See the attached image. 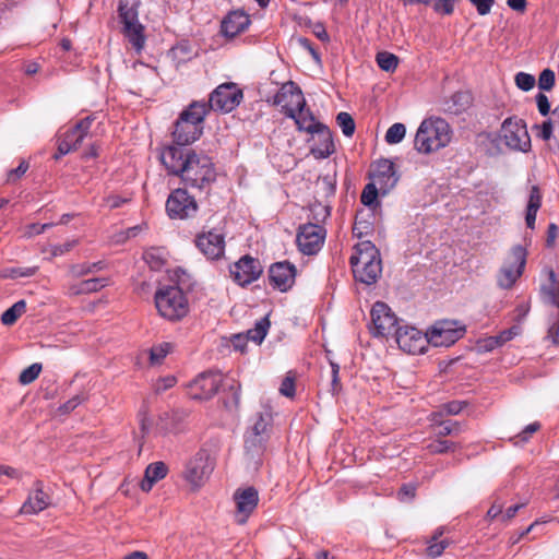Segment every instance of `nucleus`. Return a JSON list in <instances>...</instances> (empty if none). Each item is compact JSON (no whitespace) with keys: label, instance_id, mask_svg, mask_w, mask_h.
<instances>
[{"label":"nucleus","instance_id":"f257e3e1","mask_svg":"<svg viewBox=\"0 0 559 559\" xmlns=\"http://www.w3.org/2000/svg\"><path fill=\"white\" fill-rule=\"evenodd\" d=\"M159 159L167 173L179 177L187 188L207 193L216 181L215 165L203 151L168 145L162 150Z\"/></svg>","mask_w":559,"mask_h":559},{"label":"nucleus","instance_id":"f03ea898","mask_svg":"<svg viewBox=\"0 0 559 559\" xmlns=\"http://www.w3.org/2000/svg\"><path fill=\"white\" fill-rule=\"evenodd\" d=\"M206 117L205 105L203 102H192L182 110L175 122L173 139L174 146L187 147L203 133V123Z\"/></svg>","mask_w":559,"mask_h":559},{"label":"nucleus","instance_id":"7ed1b4c3","mask_svg":"<svg viewBox=\"0 0 559 559\" xmlns=\"http://www.w3.org/2000/svg\"><path fill=\"white\" fill-rule=\"evenodd\" d=\"M349 263L355 280L366 285L374 284L382 273L380 252L371 241L357 243Z\"/></svg>","mask_w":559,"mask_h":559},{"label":"nucleus","instance_id":"20e7f679","mask_svg":"<svg viewBox=\"0 0 559 559\" xmlns=\"http://www.w3.org/2000/svg\"><path fill=\"white\" fill-rule=\"evenodd\" d=\"M452 136L450 124L442 118L421 121L414 140V147L421 154H430L445 147Z\"/></svg>","mask_w":559,"mask_h":559},{"label":"nucleus","instance_id":"39448f33","mask_svg":"<svg viewBox=\"0 0 559 559\" xmlns=\"http://www.w3.org/2000/svg\"><path fill=\"white\" fill-rule=\"evenodd\" d=\"M154 300L159 316L168 321H180L189 312L187 296L178 286H166L158 289Z\"/></svg>","mask_w":559,"mask_h":559},{"label":"nucleus","instance_id":"423d86ee","mask_svg":"<svg viewBox=\"0 0 559 559\" xmlns=\"http://www.w3.org/2000/svg\"><path fill=\"white\" fill-rule=\"evenodd\" d=\"M243 93L235 83H223L218 85L211 94L205 105L206 115L210 110L230 112L242 100Z\"/></svg>","mask_w":559,"mask_h":559},{"label":"nucleus","instance_id":"0eeeda50","mask_svg":"<svg viewBox=\"0 0 559 559\" xmlns=\"http://www.w3.org/2000/svg\"><path fill=\"white\" fill-rule=\"evenodd\" d=\"M501 139L511 150L527 152L531 148V136L525 120L516 116L504 119L501 124Z\"/></svg>","mask_w":559,"mask_h":559},{"label":"nucleus","instance_id":"6e6552de","mask_svg":"<svg viewBox=\"0 0 559 559\" xmlns=\"http://www.w3.org/2000/svg\"><path fill=\"white\" fill-rule=\"evenodd\" d=\"M199 205L186 188H177L166 200V212L171 219H188L195 216Z\"/></svg>","mask_w":559,"mask_h":559},{"label":"nucleus","instance_id":"1a4fd4ad","mask_svg":"<svg viewBox=\"0 0 559 559\" xmlns=\"http://www.w3.org/2000/svg\"><path fill=\"white\" fill-rule=\"evenodd\" d=\"M526 249L520 245L514 246L511 249L510 255L504 263V265L500 269L498 274V285L501 288L508 289L511 288L518 278L522 275L523 270L526 264Z\"/></svg>","mask_w":559,"mask_h":559},{"label":"nucleus","instance_id":"9d476101","mask_svg":"<svg viewBox=\"0 0 559 559\" xmlns=\"http://www.w3.org/2000/svg\"><path fill=\"white\" fill-rule=\"evenodd\" d=\"M94 118L87 116L78 121L71 129L60 135L58 139V153L55 155V158L58 159L60 156L78 150L83 143L84 139L90 136V130Z\"/></svg>","mask_w":559,"mask_h":559},{"label":"nucleus","instance_id":"9b49d317","mask_svg":"<svg viewBox=\"0 0 559 559\" xmlns=\"http://www.w3.org/2000/svg\"><path fill=\"white\" fill-rule=\"evenodd\" d=\"M427 334L430 345L448 347L464 336L465 326H459L454 320H440L427 330Z\"/></svg>","mask_w":559,"mask_h":559},{"label":"nucleus","instance_id":"f8f14e48","mask_svg":"<svg viewBox=\"0 0 559 559\" xmlns=\"http://www.w3.org/2000/svg\"><path fill=\"white\" fill-rule=\"evenodd\" d=\"M326 230L322 225L307 223L300 225L296 236L298 249L307 255L318 253L325 240Z\"/></svg>","mask_w":559,"mask_h":559},{"label":"nucleus","instance_id":"ddd939ff","mask_svg":"<svg viewBox=\"0 0 559 559\" xmlns=\"http://www.w3.org/2000/svg\"><path fill=\"white\" fill-rule=\"evenodd\" d=\"M370 333L376 337H384L397 330V318L391 308L382 301H377L370 311Z\"/></svg>","mask_w":559,"mask_h":559},{"label":"nucleus","instance_id":"4468645a","mask_svg":"<svg viewBox=\"0 0 559 559\" xmlns=\"http://www.w3.org/2000/svg\"><path fill=\"white\" fill-rule=\"evenodd\" d=\"M223 374L218 370H206L200 373L189 385V393L193 400H210L219 390Z\"/></svg>","mask_w":559,"mask_h":559},{"label":"nucleus","instance_id":"2eb2a0df","mask_svg":"<svg viewBox=\"0 0 559 559\" xmlns=\"http://www.w3.org/2000/svg\"><path fill=\"white\" fill-rule=\"evenodd\" d=\"M395 341L403 352L411 355L424 354L430 345L427 332L424 334L414 326L397 328Z\"/></svg>","mask_w":559,"mask_h":559},{"label":"nucleus","instance_id":"dca6fc26","mask_svg":"<svg viewBox=\"0 0 559 559\" xmlns=\"http://www.w3.org/2000/svg\"><path fill=\"white\" fill-rule=\"evenodd\" d=\"M273 104L282 107V112L288 118L295 117V109L306 106L300 87L293 81L284 83L273 97Z\"/></svg>","mask_w":559,"mask_h":559},{"label":"nucleus","instance_id":"f3484780","mask_svg":"<svg viewBox=\"0 0 559 559\" xmlns=\"http://www.w3.org/2000/svg\"><path fill=\"white\" fill-rule=\"evenodd\" d=\"M263 272L259 259L249 254L241 257L229 267L231 278L239 286H247L257 281Z\"/></svg>","mask_w":559,"mask_h":559},{"label":"nucleus","instance_id":"a211bd4d","mask_svg":"<svg viewBox=\"0 0 559 559\" xmlns=\"http://www.w3.org/2000/svg\"><path fill=\"white\" fill-rule=\"evenodd\" d=\"M213 466L206 452H198L186 464L183 478L193 487L199 488L212 473Z\"/></svg>","mask_w":559,"mask_h":559},{"label":"nucleus","instance_id":"6ab92c4d","mask_svg":"<svg viewBox=\"0 0 559 559\" xmlns=\"http://www.w3.org/2000/svg\"><path fill=\"white\" fill-rule=\"evenodd\" d=\"M194 243L209 260H218L225 253V235L215 229L199 233Z\"/></svg>","mask_w":559,"mask_h":559},{"label":"nucleus","instance_id":"aec40b11","mask_svg":"<svg viewBox=\"0 0 559 559\" xmlns=\"http://www.w3.org/2000/svg\"><path fill=\"white\" fill-rule=\"evenodd\" d=\"M370 177L379 186L382 195L388 194L400 179L394 163L386 158H381L372 165Z\"/></svg>","mask_w":559,"mask_h":559},{"label":"nucleus","instance_id":"412c9836","mask_svg":"<svg viewBox=\"0 0 559 559\" xmlns=\"http://www.w3.org/2000/svg\"><path fill=\"white\" fill-rule=\"evenodd\" d=\"M269 413H259L253 426L245 435V448L248 452L259 453L263 450L267 439V427L271 424Z\"/></svg>","mask_w":559,"mask_h":559},{"label":"nucleus","instance_id":"4be33fe9","mask_svg":"<svg viewBox=\"0 0 559 559\" xmlns=\"http://www.w3.org/2000/svg\"><path fill=\"white\" fill-rule=\"evenodd\" d=\"M296 272V266L288 261L275 262L269 269L270 284L281 292H287L295 283Z\"/></svg>","mask_w":559,"mask_h":559},{"label":"nucleus","instance_id":"5701e85b","mask_svg":"<svg viewBox=\"0 0 559 559\" xmlns=\"http://www.w3.org/2000/svg\"><path fill=\"white\" fill-rule=\"evenodd\" d=\"M237 508V522L245 524L249 515L255 510L259 502V492L254 487L237 489L234 493Z\"/></svg>","mask_w":559,"mask_h":559},{"label":"nucleus","instance_id":"b1692460","mask_svg":"<svg viewBox=\"0 0 559 559\" xmlns=\"http://www.w3.org/2000/svg\"><path fill=\"white\" fill-rule=\"evenodd\" d=\"M44 483L39 479L33 484V489L28 493L26 501L22 504L20 513L37 514L46 510L51 504L50 496L44 490Z\"/></svg>","mask_w":559,"mask_h":559},{"label":"nucleus","instance_id":"393cba45","mask_svg":"<svg viewBox=\"0 0 559 559\" xmlns=\"http://www.w3.org/2000/svg\"><path fill=\"white\" fill-rule=\"evenodd\" d=\"M250 25L249 15L241 11L235 10L229 12L222 21L221 28L222 33L226 37H235L246 31Z\"/></svg>","mask_w":559,"mask_h":559},{"label":"nucleus","instance_id":"a878e982","mask_svg":"<svg viewBox=\"0 0 559 559\" xmlns=\"http://www.w3.org/2000/svg\"><path fill=\"white\" fill-rule=\"evenodd\" d=\"M297 124L298 130L308 133L325 131V124L316 121L313 114L306 106H299L295 109V117L292 118Z\"/></svg>","mask_w":559,"mask_h":559},{"label":"nucleus","instance_id":"bb28decb","mask_svg":"<svg viewBox=\"0 0 559 559\" xmlns=\"http://www.w3.org/2000/svg\"><path fill=\"white\" fill-rule=\"evenodd\" d=\"M168 467L162 461L148 464L145 468L144 478L140 484L141 489L148 492L153 488L154 484L166 477Z\"/></svg>","mask_w":559,"mask_h":559},{"label":"nucleus","instance_id":"cd10ccee","mask_svg":"<svg viewBox=\"0 0 559 559\" xmlns=\"http://www.w3.org/2000/svg\"><path fill=\"white\" fill-rule=\"evenodd\" d=\"M107 285V278L94 277L81 281L78 284L70 286L69 292L71 295H83L98 292Z\"/></svg>","mask_w":559,"mask_h":559},{"label":"nucleus","instance_id":"c85d7f7f","mask_svg":"<svg viewBox=\"0 0 559 559\" xmlns=\"http://www.w3.org/2000/svg\"><path fill=\"white\" fill-rule=\"evenodd\" d=\"M321 138V144L311 148V154L316 158H326L335 151L334 142L330 129L325 126V131L317 132Z\"/></svg>","mask_w":559,"mask_h":559},{"label":"nucleus","instance_id":"c756f323","mask_svg":"<svg viewBox=\"0 0 559 559\" xmlns=\"http://www.w3.org/2000/svg\"><path fill=\"white\" fill-rule=\"evenodd\" d=\"M143 31L144 28L139 21L123 25V33L136 51H140L145 43Z\"/></svg>","mask_w":559,"mask_h":559},{"label":"nucleus","instance_id":"7c9ffc66","mask_svg":"<svg viewBox=\"0 0 559 559\" xmlns=\"http://www.w3.org/2000/svg\"><path fill=\"white\" fill-rule=\"evenodd\" d=\"M167 253L164 248L152 247L143 252V260L153 271H159L166 264Z\"/></svg>","mask_w":559,"mask_h":559},{"label":"nucleus","instance_id":"2f4dec72","mask_svg":"<svg viewBox=\"0 0 559 559\" xmlns=\"http://www.w3.org/2000/svg\"><path fill=\"white\" fill-rule=\"evenodd\" d=\"M138 3L136 0H120L118 5V14L123 25L138 22Z\"/></svg>","mask_w":559,"mask_h":559},{"label":"nucleus","instance_id":"473e14b6","mask_svg":"<svg viewBox=\"0 0 559 559\" xmlns=\"http://www.w3.org/2000/svg\"><path fill=\"white\" fill-rule=\"evenodd\" d=\"M270 328V320L267 317L262 318L259 320L254 328L248 330L246 338L247 341L250 340L254 342L255 344H261L263 340L265 338L267 331Z\"/></svg>","mask_w":559,"mask_h":559},{"label":"nucleus","instance_id":"72a5a7b5","mask_svg":"<svg viewBox=\"0 0 559 559\" xmlns=\"http://www.w3.org/2000/svg\"><path fill=\"white\" fill-rule=\"evenodd\" d=\"M26 311L25 300H19L1 314V322L4 325H13Z\"/></svg>","mask_w":559,"mask_h":559},{"label":"nucleus","instance_id":"f704fd0d","mask_svg":"<svg viewBox=\"0 0 559 559\" xmlns=\"http://www.w3.org/2000/svg\"><path fill=\"white\" fill-rule=\"evenodd\" d=\"M549 282L548 286L543 288L545 297L552 306H559V281L556 278V273L552 270L548 272Z\"/></svg>","mask_w":559,"mask_h":559},{"label":"nucleus","instance_id":"c9c22d12","mask_svg":"<svg viewBox=\"0 0 559 559\" xmlns=\"http://www.w3.org/2000/svg\"><path fill=\"white\" fill-rule=\"evenodd\" d=\"M462 431H464L463 424L449 419L439 423V429L436 430V436L438 438H443L447 436H459Z\"/></svg>","mask_w":559,"mask_h":559},{"label":"nucleus","instance_id":"e433bc0d","mask_svg":"<svg viewBox=\"0 0 559 559\" xmlns=\"http://www.w3.org/2000/svg\"><path fill=\"white\" fill-rule=\"evenodd\" d=\"M378 67L385 72H393L399 66V57L388 51H380L376 56Z\"/></svg>","mask_w":559,"mask_h":559},{"label":"nucleus","instance_id":"4c0bfd02","mask_svg":"<svg viewBox=\"0 0 559 559\" xmlns=\"http://www.w3.org/2000/svg\"><path fill=\"white\" fill-rule=\"evenodd\" d=\"M457 448V443L449 440L436 439L429 442L426 447L429 453L431 454H444L448 452H453Z\"/></svg>","mask_w":559,"mask_h":559},{"label":"nucleus","instance_id":"58836bf2","mask_svg":"<svg viewBox=\"0 0 559 559\" xmlns=\"http://www.w3.org/2000/svg\"><path fill=\"white\" fill-rule=\"evenodd\" d=\"M406 134V128L403 123L396 122L393 123L385 133V142L388 144H397L402 142Z\"/></svg>","mask_w":559,"mask_h":559},{"label":"nucleus","instance_id":"ea45409f","mask_svg":"<svg viewBox=\"0 0 559 559\" xmlns=\"http://www.w3.org/2000/svg\"><path fill=\"white\" fill-rule=\"evenodd\" d=\"M336 122L342 129V132L345 136H352L355 132V121L353 117L345 111L337 114Z\"/></svg>","mask_w":559,"mask_h":559},{"label":"nucleus","instance_id":"a19ab883","mask_svg":"<svg viewBox=\"0 0 559 559\" xmlns=\"http://www.w3.org/2000/svg\"><path fill=\"white\" fill-rule=\"evenodd\" d=\"M171 349L170 343H163L157 346H153L150 350V361L152 365H158L168 355Z\"/></svg>","mask_w":559,"mask_h":559},{"label":"nucleus","instance_id":"79ce46f5","mask_svg":"<svg viewBox=\"0 0 559 559\" xmlns=\"http://www.w3.org/2000/svg\"><path fill=\"white\" fill-rule=\"evenodd\" d=\"M41 371V365L35 362L29 367L25 368L19 376V381L22 384H29L37 379Z\"/></svg>","mask_w":559,"mask_h":559},{"label":"nucleus","instance_id":"37998d69","mask_svg":"<svg viewBox=\"0 0 559 559\" xmlns=\"http://www.w3.org/2000/svg\"><path fill=\"white\" fill-rule=\"evenodd\" d=\"M105 267V263L102 261L93 262V263H82L72 267V272L76 276H84L90 273H94L96 271L103 270Z\"/></svg>","mask_w":559,"mask_h":559},{"label":"nucleus","instance_id":"c03bdc74","mask_svg":"<svg viewBox=\"0 0 559 559\" xmlns=\"http://www.w3.org/2000/svg\"><path fill=\"white\" fill-rule=\"evenodd\" d=\"M379 193H380L379 186L376 182L372 181V182L366 185V187L361 193V197H360L361 203L367 206L372 205Z\"/></svg>","mask_w":559,"mask_h":559},{"label":"nucleus","instance_id":"a18cd8bd","mask_svg":"<svg viewBox=\"0 0 559 559\" xmlns=\"http://www.w3.org/2000/svg\"><path fill=\"white\" fill-rule=\"evenodd\" d=\"M38 267H10L4 271L3 277L19 278V277H31L36 274Z\"/></svg>","mask_w":559,"mask_h":559},{"label":"nucleus","instance_id":"49530a36","mask_svg":"<svg viewBox=\"0 0 559 559\" xmlns=\"http://www.w3.org/2000/svg\"><path fill=\"white\" fill-rule=\"evenodd\" d=\"M450 545V542L448 539H441V540H428V546L426 549L427 556L430 558H437L443 554L445 548Z\"/></svg>","mask_w":559,"mask_h":559},{"label":"nucleus","instance_id":"de8ad7c7","mask_svg":"<svg viewBox=\"0 0 559 559\" xmlns=\"http://www.w3.org/2000/svg\"><path fill=\"white\" fill-rule=\"evenodd\" d=\"M540 429V424L538 421L531 423L527 425L521 432L513 437L514 444H519L520 442H527L533 433L537 432Z\"/></svg>","mask_w":559,"mask_h":559},{"label":"nucleus","instance_id":"09e8293b","mask_svg":"<svg viewBox=\"0 0 559 559\" xmlns=\"http://www.w3.org/2000/svg\"><path fill=\"white\" fill-rule=\"evenodd\" d=\"M451 99L453 105L456 107L454 112L459 114L469 106L471 95L466 92H456L452 95Z\"/></svg>","mask_w":559,"mask_h":559},{"label":"nucleus","instance_id":"8fccbe9b","mask_svg":"<svg viewBox=\"0 0 559 559\" xmlns=\"http://www.w3.org/2000/svg\"><path fill=\"white\" fill-rule=\"evenodd\" d=\"M514 80L516 86L525 92L532 90L536 82L535 76L526 72H519Z\"/></svg>","mask_w":559,"mask_h":559},{"label":"nucleus","instance_id":"3c124183","mask_svg":"<svg viewBox=\"0 0 559 559\" xmlns=\"http://www.w3.org/2000/svg\"><path fill=\"white\" fill-rule=\"evenodd\" d=\"M295 392V376L288 372L281 383L280 393L286 397H294Z\"/></svg>","mask_w":559,"mask_h":559},{"label":"nucleus","instance_id":"603ef678","mask_svg":"<svg viewBox=\"0 0 559 559\" xmlns=\"http://www.w3.org/2000/svg\"><path fill=\"white\" fill-rule=\"evenodd\" d=\"M555 85V72L550 69H545L540 72L538 78V87L543 91H550Z\"/></svg>","mask_w":559,"mask_h":559},{"label":"nucleus","instance_id":"864d4df0","mask_svg":"<svg viewBox=\"0 0 559 559\" xmlns=\"http://www.w3.org/2000/svg\"><path fill=\"white\" fill-rule=\"evenodd\" d=\"M456 0H436L433 2V11L442 15H451L454 12Z\"/></svg>","mask_w":559,"mask_h":559},{"label":"nucleus","instance_id":"5fc2aeb1","mask_svg":"<svg viewBox=\"0 0 559 559\" xmlns=\"http://www.w3.org/2000/svg\"><path fill=\"white\" fill-rule=\"evenodd\" d=\"M228 391L231 395L230 402H225V406L229 409L235 408L238 409L240 405V396H241V390L240 384L236 381H233V383L229 385Z\"/></svg>","mask_w":559,"mask_h":559},{"label":"nucleus","instance_id":"6e6d98bb","mask_svg":"<svg viewBox=\"0 0 559 559\" xmlns=\"http://www.w3.org/2000/svg\"><path fill=\"white\" fill-rule=\"evenodd\" d=\"M542 192L538 186H533L530 191V198L526 210L538 211L542 206Z\"/></svg>","mask_w":559,"mask_h":559},{"label":"nucleus","instance_id":"4d7b16f0","mask_svg":"<svg viewBox=\"0 0 559 559\" xmlns=\"http://www.w3.org/2000/svg\"><path fill=\"white\" fill-rule=\"evenodd\" d=\"M468 403L466 401H451L443 405L441 408L445 415H457L460 414Z\"/></svg>","mask_w":559,"mask_h":559},{"label":"nucleus","instance_id":"13d9d810","mask_svg":"<svg viewBox=\"0 0 559 559\" xmlns=\"http://www.w3.org/2000/svg\"><path fill=\"white\" fill-rule=\"evenodd\" d=\"M555 126L556 124L554 123V121L551 119H548V120L544 121L540 126L535 124L533 127V129H536V130L539 131L537 135L542 140L548 141L552 136V132H554V127Z\"/></svg>","mask_w":559,"mask_h":559},{"label":"nucleus","instance_id":"bf43d9fd","mask_svg":"<svg viewBox=\"0 0 559 559\" xmlns=\"http://www.w3.org/2000/svg\"><path fill=\"white\" fill-rule=\"evenodd\" d=\"M85 397L81 394H76L70 400H68L66 403L59 406L58 412L60 414H69L72 411H74L83 401Z\"/></svg>","mask_w":559,"mask_h":559},{"label":"nucleus","instance_id":"052dcab7","mask_svg":"<svg viewBox=\"0 0 559 559\" xmlns=\"http://www.w3.org/2000/svg\"><path fill=\"white\" fill-rule=\"evenodd\" d=\"M28 167V163L26 160H22L16 168L8 171L7 182H16L27 171Z\"/></svg>","mask_w":559,"mask_h":559},{"label":"nucleus","instance_id":"680f3d73","mask_svg":"<svg viewBox=\"0 0 559 559\" xmlns=\"http://www.w3.org/2000/svg\"><path fill=\"white\" fill-rule=\"evenodd\" d=\"M130 201H131L130 197H122V195H118V194H110V195L104 198L105 204L110 210L119 209Z\"/></svg>","mask_w":559,"mask_h":559},{"label":"nucleus","instance_id":"e2e57ef3","mask_svg":"<svg viewBox=\"0 0 559 559\" xmlns=\"http://www.w3.org/2000/svg\"><path fill=\"white\" fill-rule=\"evenodd\" d=\"M476 9L479 15H487L490 13L495 4V0H468Z\"/></svg>","mask_w":559,"mask_h":559},{"label":"nucleus","instance_id":"0e129e2a","mask_svg":"<svg viewBox=\"0 0 559 559\" xmlns=\"http://www.w3.org/2000/svg\"><path fill=\"white\" fill-rule=\"evenodd\" d=\"M519 334V328L518 326H511L510 329H507L502 332H500L498 335H496V341L493 343L496 344H506L507 342L511 341L515 335Z\"/></svg>","mask_w":559,"mask_h":559},{"label":"nucleus","instance_id":"69168bd1","mask_svg":"<svg viewBox=\"0 0 559 559\" xmlns=\"http://www.w3.org/2000/svg\"><path fill=\"white\" fill-rule=\"evenodd\" d=\"M416 487L411 484H404L397 491V498L400 501L411 500L415 497Z\"/></svg>","mask_w":559,"mask_h":559},{"label":"nucleus","instance_id":"338daca9","mask_svg":"<svg viewBox=\"0 0 559 559\" xmlns=\"http://www.w3.org/2000/svg\"><path fill=\"white\" fill-rule=\"evenodd\" d=\"M536 104L542 116H547L550 112V103L545 94L538 93L536 95Z\"/></svg>","mask_w":559,"mask_h":559},{"label":"nucleus","instance_id":"774afa93","mask_svg":"<svg viewBox=\"0 0 559 559\" xmlns=\"http://www.w3.org/2000/svg\"><path fill=\"white\" fill-rule=\"evenodd\" d=\"M559 228L555 223H550L547 228L546 246L551 248L558 237Z\"/></svg>","mask_w":559,"mask_h":559}]
</instances>
